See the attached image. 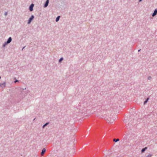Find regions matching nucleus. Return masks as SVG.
I'll return each instance as SVG.
<instances>
[{
    "mask_svg": "<svg viewBox=\"0 0 157 157\" xmlns=\"http://www.w3.org/2000/svg\"><path fill=\"white\" fill-rule=\"evenodd\" d=\"M34 6V4H32L29 7V10L30 11H32L33 10V8Z\"/></svg>",
    "mask_w": 157,
    "mask_h": 157,
    "instance_id": "f03ea898",
    "label": "nucleus"
},
{
    "mask_svg": "<svg viewBox=\"0 0 157 157\" xmlns=\"http://www.w3.org/2000/svg\"><path fill=\"white\" fill-rule=\"evenodd\" d=\"M119 140L118 139H114L113 140V141L114 142H117L119 141Z\"/></svg>",
    "mask_w": 157,
    "mask_h": 157,
    "instance_id": "1a4fd4ad",
    "label": "nucleus"
},
{
    "mask_svg": "<svg viewBox=\"0 0 157 157\" xmlns=\"http://www.w3.org/2000/svg\"><path fill=\"white\" fill-rule=\"evenodd\" d=\"M7 12H6L5 14V15L6 16L7 15Z\"/></svg>",
    "mask_w": 157,
    "mask_h": 157,
    "instance_id": "2eb2a0df",
    "label": "nucleus"
},
{
    "mask_svg": "<svg viewBox=\"0 0 157 157\" xmlns=\"http://www.w3.org/2000/svg\"><path fill=\"white\" fill-rule=\"evenodd\" d=\"M147 149V147H145L144 148L142 149V150H141V153H143Z\"/></svg>",
    "mask_w": 157,
    "mask_h": 157,
    "instance_id": "0eeeda50",
    "label": "nucleus"
},
{
    "mask_svg": "<svg viewBox=\"0 0 157 157\" xmlns=\"http://www.w3.org/2000/svg\"><path fill=\"white\" fill-rule=\"evenodd\" d=\"M11 40H12L11 38V37H9L6 44L9 43L11 41Z\"/></svg>",
    "mask_w": 157,
    "mask_h": 157,
    "instance_id": "20e7f679",
    "label": "nucleus"
},
{
    "mask_svg": "<svg viewBox=\"0 0 157 157\" xmlns=\"http://www.w3.org/2000/svg\"><path fill=\"white\" fill-rule=\"evenodd\" d=\"M17 81H17V80H16L14 82L15 83V82H17Z\"/></svg>",
    "mask_w": 157,
    "mask_h": 157,
    "instance_id": "f3484780",
    "label": "nucleus"
},
{
    "mask_svg": "<svg viewBox=\"0 0 157 157\" xmlns=\"http://www.w3.org/2000/svg\"><path fill=\"white\" fill-rule=\"evenodd\" d=\"M151 78V77H148V79H150Z\"/></svg>",
    "mask_w": 157,
    "mask_h": 157,
    "instance_id": "dca6fc26",
    "label": "nucleus"
},
{
    "mask_svg": "<svg viewBox=\"0 0 157 157\" xmlns=\"http://www.w3.org/2000/svg\"><path fill=\"white\" fill-rule=\"evenodd\" d=\"M45 151H46V149L45 148H43L42 151V152H41V155H44V153H45Z\"/></svg>",
    "mask_w": 157,
    "mask_h": 157,
    "instance_id": "7ed1b4c3",
    "label": "nucleus"
},
{
    "mask_svg": "<svg viewBox=\"0 0 157 157\" xmlns=\"http://www.w3.org/2000/svg\"><path fill=\"white\" fill-rule=\"evenodd\" d=\"M141 0H140V1H141Z\"/></svg>",
    "mask_w": 157,
    "mask_h": 157,
    "instance_id": "6ab92c4d",
    "label": "nucleus"
},
{
    "mask_svg": "<svg viewBox=\"0 0 157 157\" xmlns=\"http://www.w3.org/2000/svg\"><path fill=\"white\" fill-rule=\"evenodd\" d=\"M140 50H138V51H139H139H140Z\"/></svg>",
    "mask_w": 157,
    "mask_h": 157,
    "instance_id": "a211bd4d",
    "label": "nucleus"
},
{
    "mask_svg": "<svg viewBox=\"0 0 157 157\" xmlns=\"http://www.w3.org/2000/svg\"><path fill=\"white\" fill-rule=\"evenodd\" d=\"M60 17V16H59L56 18V22L58 21L59 20Z\"/></svg>",
    "mask_w": 157,
    "mask_h": 157,
    "instance_id": "9d476101",
    "label": "nucleus"
},
{
    "mask_svg": "<svg viewBox=\"0 0 157 157\" xmlns=\"http://www.w3.org/2000/svg\"><path fill=\"white\" fill-rule=\"evenodd\" d=\"M48 123H46L43 126V128H44L45 126L47 125Z\"/></svg>",
    "mask_w": 157,
    "mask_h": 157,
    "instance_id": "4468645a",
    "label": "nucleus"
},
{
    "mask_svg": "<svg viewBox=\"0 0 157 157\" xmlns=\"http://www.w3.org/2000/svg\"><path fill=\"white\" fill-rule=\"evenodd\" d=\"M48 2H49L48 0H47L46 1V2L44 5L45 7H46L48 6Z\"/></svg>",
    "mask_w": 157,
    "mask_h": 157,
    "instance_id": "423d86ee",
    "label": "nucleus"
},
{
    "mask_svg": "<svg viewBox=\"0 0 157 157\" xmlns=\"http://www.w3.org/2000/svg\"><path fill=\"white\" fill-rule=\"evenodd\" d=\"M149 99V98H147L146 100L144 102V104H145L147 102V101Z\"/></svg>",
    "mask_w": 157,
    "mask_h": 157,
    "instance_id": "9b49d317",
    "label": "nucleus"
},
{
    "mask_svg": "<svg viewBox=\"0 0 157 157\" xmlns=\"http://www.w3.org/2000/svg\"><path fill=\"white\" fill-rule=\"evenodd\" d=\"M34 18V16L33 15H32L31 17L29 19V21H28V24H29L33 20V19Z\"/></svg>",
    "mask_w": 157,
    "mask_h": 157,
    "instance_id": "f257e3e1",
    "label": "nucleus"
},
{
    "mask_svg": "<svg viewBox=\"0 0 157 157\" xmlns=\"http://www.w3.org/2000/svg\"><path fill=\"white\" fill-rule=\"evenodd\" d=\"M63 60V58H61L59 60V62H61L62 60Z\"/></svg>",
    "mask_w": 157,
    "mask_h": 157,
    "instance_id": "ddd939ff",
    "label": "nucleus"
},
{
    "mask_svg": "<svg viewBox=\"0 0 157 157\" xmlns=\"http://www.w3.org/2000/svg\"><path fill=\"white\" fill-rule=\"evenodd\" d=\"M0 86L5 87V83H0Z\"/></svg>",
    "mask_w": 157,
    "mask_h": 157,
    "instance_id": "6e6552de",
    "label": "nucleus"
},
{
    "mask_svg": "<svg viewBox=\"0 0 157 157\" xmlns=\"http://www.w3.org/2000/svg\"><path fill=\"white\" fill-rule=\"evenodd\" d=\"M157 10L156 9L154 11V12L152 14V16L153 17L155 15L157 14Z\"/></svg>",
    "mask_w": 157,
    "mask_h": 157,
    "instance_id": "39448f33",
    "label": "nucleus"
},
{
    "mask_svg": "<svg viewBox=\"0 0 157 157\" xmlns=\"http://www.w3.org/2000/svg\"><path fill=\"white\" fill-rule=\"evenodd\" d=\"M152 155L149 154L146 156V157H151Z\"/></svg>",
    "mask_w": 157,
    "mask_h": 157,
    "instance_id": "f8f14e48",
    "label": "nucleus"
}]
</instances>
